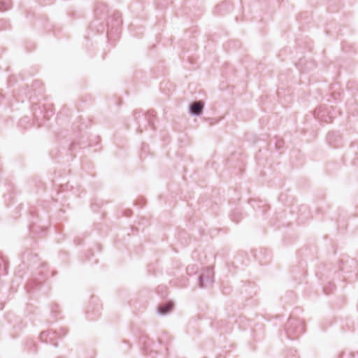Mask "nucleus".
I'll list each match as a JSON object with an SVG mask.
<instances>
[{"label": "nucleus", "instance_id": "obj_2", "mask_svg": "<svg viewBox=\"0 0 358 358\" xmlns=\"http://www.w3.org/2000/svg\"><path fill=\"white\" fill-rule=\"evenodd\" d=\"M198 280L199 285L201 288L211 285L214 281L213 270L210 267L205 268L199 276Z\"/></svg>", "mask_w": 358, "mask_h": 358}, {"label": "nucleus", "instance_id": "obj_19", "mask_svg": "<svg viewBox=\"0 0 358 358\" xmlns=\"http://www.w3.org/2000/svg\"><path fill=\"white\" fill-rule=\"evenodd\" d=\"M75 145H76V143L75 142L72 143L69 148L70 150L73 151L75 149Z\"/></svg>", "mask_w": 358, "mask_h": 358}, {"label": "nucleus", "instance_id": "obj_17", "mask_svg": "<svg viewBox=\"0 0 358 358\" xmlns=\"http://www.w3.org/2000/svg\"><path fill=\"white\" fill-rule=\"evenodd\" d=\"M331 96L333 97V99L336 100L337 99V96H340V92H338L331 93Z\"/></svg>", "mask_w": 358, "mask_h": 358}, {"label": "nucleus", "instance_id": "obj_23", "mask_svg": "<svg viewBox=\"0 0 358 358\" xmlns=\"http://www.w3.org/2000/svg\"><path fill=\"white\" fill-rule=\"evenodd\" d=\"M29 287H31V282L29 284Z\"/></svg>", "mask_w": 358, "mask_h": 358}, {"label": "nucleus", "instance_id": "obj_11", "mask_svg": "<svg viewBox=\"0 0 358 358\" xmlns=\"http://www.w3.org/2000/svg\"><path fill=\"white\" fill-rule=\"evenodd\" d=\"M154 116H155L154 110L148 111V113L146 114V117H147L148 122L150 127L153 126V123L152 122L151 117H154Z\"/></svg>", "mask_w": 358, "mask_h": 358}, {"label": "nucleus", "instance_id": "obj_8", "mask_svg": "<svg viewBox=\"0 0 358 358\" xmlns=\"http://www.w3.org/2000/svg\"><path fill=\"white\" fill-rule=\"evenodd\" d=\"M241 217V213L238 210H234L231 215V220L235 222H238Z\"/></svg>", "mask_w": 358, "mask_h": 358}, {"label": "nucleus", "instance_id": "obj_9", "mask_svg": "<svg viewBox=\"0 0 358 358\" xmlns=\"http://www.w3.org/2000/svg\"><path fill=\"white\" fill-rule=\"evenodd\" d=\"M6 263L1 256H0V275L6 273Z\"/></svg>", "mask_w": 358, "mask_h": 358}, {"label": "nucleus", "instance_id": "obj_5", "mask_svg": "<svg viewBox=\"0 0 358 358\" xmlns=\"http://www.w3.org/2000/svg\"><path fill=\"white\" fill-rule=\"evenodd\" d=\"M328 143L332 146L336 148L339 146L341 141V136L338 132L330 131L327 136Z\"/></svg>", "mask_w": 358, "mask_h": 358}, {"label": "nucleus", "instance_id": "obj_3", "mask_svg": "<svg viewBox=\"0 0 358 358\" xmlns=\"http://www.w3.org/2000/svg\"><path fill=\"white\" fill-rule=\"evenodd\" d=\"M204 101L202 100L192 101L189 105V112L193 116H199L203 113Z\"/></svg>", "mask_w": 358, "mask_h": 358}, {"label": "nucleus", "instance_id": "obj_6", "mask_svg": "<svg viewBox=\"0 0 358 358\" xmlns=\"http://www.w3.org/2000/svg\"><path fill=\"white\" fill-rule=\"evenodd\" d=\"M173 304L171 302H166L157 308V312L162 315L169 313L173 308Z\"/></svg>", "mask_w": 358, "mask_h": 358}, {"label": "nucleus", "instance_id": "obj_14", "mask_svg": "<svg viewBox=\"0 0 358 358\" xmlns=\"http://www.w3.org/2000/svg\"><path fill=\"white\" fill-rule=\"evenodd\" d=\"M275 146L278 149H280V148H283V146H284V141H283V140L282 139L277 140V141L275 142Z\"/></svg>", "mask_w": 358, "mask_h": 358}, {"label": "nucleus", "instance_id": "obj_25", "mask_svg": "<svg viewBox=\"0 0 358 358\" xmlns=\"http://www.w3.org/2000/svg\"><path fill=\"white\" fill-rule=\"evenodd\" d=\"M58 358H64V357H58Z\"/></svg>", "mask_w": 358, "mask_h": 358}, {"label": "nucleus", "instance_id": "obj_1", "mask_svg": "<svg viewBox=\"0 0 358 358\" xmlns=\"http://www.w3.org/2000/svg\"><path fill=\"white\" fill-rule=\"evenodd\" d=\"M285 331L289 339H296L304 331L303 324L300 320L289 318L286 323Z\"/></svg>", "mask_w": 358, "mask_h": 358}, {"label": "nucleus", "instance_id": "obj_10", "mask_svg": "<svg viewBox=\"0 0 358 358\" xmlns=\"http://www.w3.org/2000/svg\"><path fill=\"white\" fill-rule=\"evenodd\" d=\"M48 336H49V333L47 331H44L41 332V334L40 335V339L42 342H44L46 343H50Z\"/></svg>", "mask_w": 358, "mask_h": 358}, {"label": "nucleus", "instance_id": "obj_24", "mask_svg": "<svg viewBox=\"0 0 358 358\" xmlns=\"http://www.w3.org/2000/svg\"><path fill=\"white\" fill-rule=\"evenodd\" d=\"M294 358H297L296 356L294 355Z\"/></svg>", "mask_w": 358, "mask_h": 358}, {"label": "nucleus", "instance_id": "obj_21", "mask_svg": "<svg viewBox=\"0 0 358 358\" xmlns=\"http://www.w3.org/2000/svg\"><path fill=\"white\" fill-rule=\"evenodd\" d=\"M164 288L163 286H159L157 291L159 292L160 289H162Z\"/></svg>", "mask_w": 358, "mask_h": 358}, {"label": "nucleus", "instance_id": "obj_16", "mask_svg": "<svg viewBox=\"0 0 358 358\" xmlns=\"http://www.w3.org/2000/svg\"><path fill=\"white\" fill-rule=\"evenodd\" d=\"M50 308H51L52 313H55V312L56 313L57 310V305L52 304Z\"/></svg>", "mask_w": 358, "mask_h": 358}, {"label": "nucleus", "instance_id": "obj_4", "mask_svg": "<svg viewBox=\"0 0 358 358\" xmlns=\"http://www.w3.org/2000/svg\"><path fill=\"white\" fill-rule=\"evenodd\" d=\"M47 331L49 333V343L55 346L57 345V343L55 342V340L64 336L67 334V330L65 328H61L59 331L52 330H48Z\"/></svg>", "mask_w": 358, "mask_h": 358}, {"label": "nucleus", "instance_id": "obj_15", "mask_svg": "<svg viewBox=\"0 0 358 358\" xmlns=\"http://www.w3.org/2000/svg\"><path fill=\"white\" fill-rule=\"evenodd\" d=\"M141 111L136 110L134 113V116L136 120L141 117Z\"/></svg>", "mask_w": 358, "mask_h": 358}, {"label": "nucleus", "instance_id": "obj_18", "mask_svg": "<svg viewBox=\"0 0 358 358\" xmlns=\"http://www.w3.org/2000/svg\"><path fill=\"white\" fill-rule=\"evenodd\" d=\"M350 356V358H358V352L356 354L351 353Z\"/></svg>", "mask_w": 358, "mask_h": 358}, {"label": "nucleus", "instance_id": "obj_26", "mask_svg": "<svg viewBox=\"0 0 358 358\" xmlns=\"http://www.w3.org/2000/svg\"><path fill=\"white\" fill-rule=\"evenodd\" d=\"M341 358H343V357Z\"/></svg>", "mask_w": 358, "mask_h": 358}, {"label": "nucleus", "instance_id": "obj_7", "mask_svg": "<svg viewBox=\"0 0 358 358\" xmlns=\"http://www.w3.org/2000/svg\"><path fill=\"white\" fill-rule=\"evenodd\" d=\"M142 340H143L142 342L144 345L143 348H144L145 352L146 354H148L149 352H152V350L150 349V339L145 337V338H143Z\"/></svg>", "mask_w": 358, "mask_h": 358}, {"label": "nucleus", "instance_id": "obj_13", "mask_svg": "<svg viewBox=\"0 0 358 358\" xmlns=\"http://www.w3.org/2000/svg\"><path fill=\"white\" fill-rule=\"evenodd\" d=\"M333 289H334V285L330 283L329 286H325L324 287V292L326 294H329L331 293Z\"/></svg>", "mask_w": 358, "mask_h": 358}, {"label": "nucleus", "instance_id": "obj_22", "mask_svg": "<svg viewBox=\"0 0 358 358\" xmlns=\"http://www.w3.org/2000/svg\"><path fill=\"white\" fill-rule=\"evenodd\" d=\"M30 229H31L32 231H34V226H31V227H30Z\"/></svg>", "mask_w": 358, "mask_h": 358}, {"label": "nucleus", "instance_id": "obj_20", "mask_svg": "<svg viewBox=\"0 0 358 358\" xmlns=\"http://www.w3.org/2000/svg\"><path fill=\"white\" fill-rule=\"evenodd\" d=\"M131 214V210H127L126 212H125V216L127 217H129Z\"/></svg>", "mask_w": 358, "mask_h": 358}, {"label": "nucleus", "instance_id": "obj_12", "mask_svg": "<svg viewBox=\"0 0 358 358\" xmlns=\"http://www.w3.org/2000/svg\"><path fill=\"white\" fill-rule=\"evenodd\" d=\"M45 112L44 117H45L46 119L48 120L54 114V109L53 108L47 109L46 108H45Z\"/></svg>", "mask_w": 358, "mask_h": 358}]
</instances>
